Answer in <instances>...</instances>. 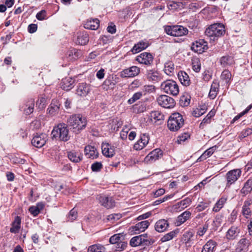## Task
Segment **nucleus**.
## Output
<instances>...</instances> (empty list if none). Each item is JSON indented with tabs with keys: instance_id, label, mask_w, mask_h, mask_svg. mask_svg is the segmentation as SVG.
Segmentation results:
<instances>
[{
	"instance_id": "nucleus-25",
	"label": "nucleus",
	"mask_w": 252,
	"mask_h": 252,
	"mask_svg": "<svg viewBox=\"0 0 252 252\" xmlns=\"http://www.w3.org/2000/svg\"><path fill=\"white\" fill-rule=\"evenodd\" d=\"M168 227L169 223L164 219L158 220L155 225V230L158 232H164Z\"/></svg>"
},
{
	"instance_id": "nucleus-7",
	"label": "nucleus",
	"mask_w": 252,
	"mask_h": 252,
	"mask_svg": "<svg viewBox=\"0 0 252 252\" xmlns=\"http://www.w3.org/2000/svg\"><path fill=\"white\" fill-rule=\"evenodd\" d=\"M145 77L148 81L153 83L158 82L162 79L161 74L156 68H148L146 71Z\"/></svg>"
},
{
	"instance_id": "nucleus-53",
	"label": "nucleus",
	"mask_w": 252,
	"mask_h": 252,
	"mask_svg": "<svg viewBox=\"0 0 252 252\" xmlns=\"http://www.w3.org/2000/svg\"><path fill=\"white\" fill-rule=\"evenodd\" d=\"M151 117L157 121L163 119L164 116L158 111H154L151 113Z\"/></svg>"
},
{
	"instance_id": "nucleus-33",
	"label": "nucleus",
	"mask_w": 252,
	"mask_h": 252,
	"mask_svg": "<svg viewBox=\"0 0 252 252\" xmlns=\"http://www.w3.org/2000/svg\"><path fill=\"white\" fill-rule=\"evenodd\" d=\"M116 79V77L114 78L113 76H109L103 82L104 88H106V89H113L117 83Z\"/></svg>"
},
{
	"instance_id": "nucleus-8",
	"label": "nucleus",
	"mask_w": 252,
	"mask_h": 252,
	"mask_svg": "<svg viewBox=\"0 0 252 252\" xmlns=\"http://www.w3.org/2000/svg\"><path fill=\"white\" fill-rule=\"evenodd\" d=\"M160 106L165 108H172L175 105L174 99L167 95H161L157 99Z\"/></svg>"
},
{
	"instance_id": "nucleus-28",
	"label": "nucleus",
	"mask_w": 252,
	"mask_h": 252,
	"mask_svg": "<svg viewBox=\"0 0 252 252\" xmlns=\"http://www.w3.org/2000/svg\"><path fill=\"white\" fill-rule=\"evenodd\" d=\"M178 78L181 84L185 86H188L190 84V80L188 74L185 71H180L178 74Z\"/></svg>"
},
{
	"instance_id": "nucleus-11",
	"label": "nucleus",
	"mask_w": 252,
	"mask_h": 252,
	"mask_svg": "<svg viewBox=\"0 0 252 252\" xmlns=\"http://www.w3.org/2000/svg\"><path fill=\"white\" fill-rule=\"evenodd\" d=\"M140 72V69L139 67L136 66H132L123 70L120 72V76L122 78L133 77L138 75Z\"/></svg>"
},
{
	"instance_id": "nucleus-45",
	"label": "nucleus",
	"mask_w": 252,
	"mask_h": 252,
	"mask_svg": "<svg viewBox=\"0 0 252 252\" xmlns=\"http://www.w3.org/2000/svg\"><path fill=\"white\" fill-rule=\"evenodd\" d=\"M123 237L121 233L114 234L110 238L109 242L111 244L117 245L122 240Z\"/></svg>"
},
{
	"instance_id": "nucleus-31",
	"label": "nucleus",
	"mask_w": 252,
	"mask_h": 252,
	"mask_svg": "<svg viewBox=\"0 0 252 252\" xmlns=\"http://www.w3.org/2000/svg\"><path fill=\"white\" fill-rule=\"evenodd\" d=\"M240 232L239 229L236 226H232L227 232L226 237L229 240L234 239Z\"/></svg>"
},
{
	"instance_id": "nucleus-1",
	"label": "nucleus",
	"mask_w": 252,
	"mask_h": 252,
	"mask_svg": "<svg viewBox=\"0 0 252 252\" xmlns=\"http://www.w3.org/2000/svg\"><path fill=\"white\" fill-rule=\"evenodd\" d=\"M67 123L71 126L75 132H79L85 128L87 125L86 118L80 114H75L70 116L67 119Z\"/></svg>"
},
{
	"instance_id": "nucleus-29",
	"label": "nucleus",
	"mask_w": 252,
	"mask_h": 252,
	"mask_svg": "<svg viewBox=\"0 0 252 252\" xmlns=\"http://www.w3.org/2000/svg\"><path fill=\"white\" fill-rule=\"evenodd\" d=\"M252 203V200H247L245 201L242 207V214L243 216L248 218L252 214V211L250 206Z\"/></svg>"
},
{
	"instance_id": "nucleus-60",
	"label": "nucleus",
	"mask_w": 252,
	"mask_h": 252,
	"mask_svg": "<svg viewBox=\"0 0 252 252\" xmlns=\"http://www.w3.org/2000/svg\"><path fill=\"white\" fill-rule=\"evenodd\" d=\"M29 211L34 217L37 216L40 213V211L35 206H31L29 208Z\"/></svg>"
},
{
	"instance_id": "nucleus-6",
	"label": "nucleus",
	"mask_w": 252,
	"mask_h": 252,
	"mask_svg": "<svg viewBox=\"0 0 252 252\" xmlns=\"http://www.w3.org/2000/svg\"><path fill=\"white\" fill-rule=\"evenodd\" d=\"M161 88L164 92L173 95H177L179 92L178 86L176 82L173 80H166L161 84Z\"/></svg>"
},
{
	"instance_id": "nucleus-47",
	"label": "nucleus",
	"mask_w": 252,
	"mask_h": 252,
	"mask_svg": "<svg viewBox=\"0 0 252 252\" xmlns=\"http://www.w3.org/2000/svg\"><path fill=\"white\" fill-rule=\"evenodd\" d=\"M192 69L196 72H198L200 70L201 63L198 58H194L192 60Z\"/></svg>"
},
{
	"instance_id": "nucleus-37",
	"label": "nucleus",
	"mask_w": 252,
	"mask_h": 252,
	"mask_svg": "<svg viewBox=\"0 0 252 252\" xmlns=\"http://www.w3.org/2000/svg\"><path fill=\"white\" fill-rule=\"evenodd\" d=\"M21 218L20 217H15L14 221L12 223V227L10 229L11 233H16L19 232L20 228Z\"/></svg>"
},
{
	"instance_id": "nucleus-39",
	"label": "nucleus",
	"mask_w": 252,
	"mask_h": 252,
	"mask_svg": "<svg viewBox=\"0 0 252 252\" xmlns=\"http://www.w3.org/2000/svg\"><path fill=\"white\" fill-rule=\"evenodd\" d=\"M252 190V179L248 180L245 183L243 188L241 189L242 193L246 195Z\"/></svg>"
},
{
	"instance_id": "nucleus-49",
	"label": "nucleus",
	"mask_w": 252,
	"mask_h": 252,
	"mask_svg": "<svg viewBox=\"0 0 252 252\" xmlns=\"http://www.w3.org/2000/svg\"><path fill=\"white\" fill-rule=\"evenodd\" d=\"M142 92H137V93H135L134 94H133L132 96L128 100L127 103L129 104H131L133 103L134 102H135L137 100L139 99L142 97Z\"/></svg>"
},
{
	"instance_id": "nucleus-12",
	"label": "nucleus",
	"mask_w": 252,
	"mask_h": 252,
	"mask_svg": "<svg viewBox=\"0 0 252 252\" xmlns=\"http://www.w3.org/2000/svg\"><path fill=\"white\" fill-rule=\"evenodd\" d=\"M34 100L32 98L28 99L20 107V110L26 115H29L33 112Z\"/></svg>"
},
{
	"instance_id": "nucleus-43",
	"label": "nucleus",
	"mask_w": 252,
	"mask_h": 252,
	"mask_svg": "<svg viewBox=\"0 0 252 252\" xmlns=\"http://www.w3.org/2000/svg\"><path fill=\"white\" fill-rule=\"evenodd\" d=\"M207 110L206 106L203 105L200 108L194 109L192 113V115L195 117H199L204 114Z\"/></svg>"
},
{
	"instance_id": "nucleus-42",
	"label": "nucleus",
	"mask_w": 252,
	"mask_h": 252,
	"mask_svg": "<svg viewBox=\"0 0 252 252\" xmlns=\"http://www.w3.org/2000/svg\"><path fill=\"white\" fill-rule=\"evenodd\" d=\"M105 248L101 245L95 244L90 246L88 252H105Z\"/></svg>"
},
{
	"instance_id": "nucleus-13",
	"label": "nucleus",
	"mask_w": 252,
	"mask_h": 252,
	"mask_svg": "<svg viewBox=\"0 0 252 252\" xmlns=\"http://www.w3.org/2000/svg\"><path fill=\"white\" fill-rule=\"evenodd\" d=\"M154 57L150 53L143 52L136 58V61L140 63L151 65L153 63Z\"/></svg>"
},
{
	"instance_id": "nucleus-21",
	"label": "nucleus",
	"mask_w": 252,
	"mask_h": 252,
	"mask_svg": "<svg viewBox=\"0 0 252 252\" xmlns=\"http://www.w3.org/2000/svg\"><path fill=\"white\" fill-rule=\"evenodd\" d=\"M99 26V21L97 18H90L86 20L84 24V27L85 29L96 30Z\"/></svg>"
},
{
	"instance_id": "nucleus-16",
	"label": "nucleus",
	"mask_w": 252,
	"mask_h": 252,
	"mask_svg": "<svg viewBox=\"0 0 252 252\" xmlns=\"http://www.w3.org/2000/svg\"><path fill=\"white\" fill-rule=\"evenodd\" d=\"M74 40L76 44L84 45L87 44L89 42V35L85 31L79 32H77Z\"/></svg>"
},
{
	"instance_id": "nucleus-18",
	"label": "nucleus",
	"mask_w": 252,
	"mask_h": 252,
	"mask_svg": "<svg viewBox=\"0 0 252 252\" xmlns=\"http://www.w3.org/2000/svg\"><path fill=\"white\" fill-rule=\"evenodd\" d=\"M251 243V239H248L246 238L241 239L237 243L236 252H247Z\"/></svg>"
},
{
	"instance_id": "nucleus-27",
	"label": "nucleus",
	"mask_w": 252,
	"mask_h": 252,
	"mask_svg": "<svg viewBox=\"0 0 252 252\" xmlns=\"http://www.w3.org/2000/svg\"><path fill=\"white\" fill-rule=\"evenodd\" d=\"M149 225L150 222L148 220H143L137 223L133 227V229L135 233H139L140 232L144 231Z\"/></svg>"
},
{
	"instance_id": "nucleus-61",
	"label": "nucleus",
	"mask_w": 252,
	"mask_h": 252,
	"mask_svg": "<svg viewBox=\"0 0 252 252\" xmlns=\"http://www.w3.org/2000/svg\"><path fill=\"white\" fill-rule=\"evenodd\" d=\"M190 137V135L188 133H184L183 134L180 135L178 137V142L181 143L182 142L185 141L189 138Z\"/></svg>"
},
{
	"instance_id": "nucleus-64",
	"label": "nucleus",
	"mask_w": 252,
	"mask_h": 252,
	"mask_svg": "<svg viewBox=\"0 0 252 252\" xmlns=\"http://www.w3.org/2000/svg\"><path fill=\"white\" fill-rule=\"evenodd\" d=\"M167 6L169 9H176L179 7V4L177 2L172 1L168 3Z\"/></svg>"
},
{
	"instance_id": "nucleus-40",
	"label": "nucleus",
	"mask_w": 252,
	"mask_h": 252,
	"mask_svg": "<svg viewBox=\"0 0 252 252\" xmlns=\"http://www.w3.org/2000/svg\"><path fill=\"white\" fill-rule=\"evenodd\" d=\"M219 85L215 82H213L212 84L210 92L209 93V96L210 98L214 99L216 97L219 91Z\"/></svg>"
},
{
	"instance_id": "nucleus-41",
	"label": "nucleus",
	"mask_w": 252,
	"mask_h": 252,
	"mask_svg": "<svg viewBox=\"0 0 252 252\" xmlns=\"http://www.w3.org/2000/svg\"><path fill=\"white\" fill-rule=\"evenodd\" d=\"M226 201V198L221 197L215 204L213 208V211L215 212H218L224 206Z\"/></svg>"
},
{
	"instance_id": "nucleus-15",
	"label": "nucleus",
	"mask_w": 252,
	"mask_h": 252,
	"mask_svg": "<svg viewBox=\"0 0 252 252\" xmlns=\"http://www.w3.org/2000/svg\"><path fill=\"white\" fill-rule=\"evenodd\" d=\"M162 156V151L157 148L151 152L145 158L147 162L152 163L161 158Z\"/></svg>"
},
{
	"instance_id": "nucleus-20",
	"label": "nucleus",
	"mask_w": 252,
	"mask_h": 252,
	"mask_svg": "<svg viewBox=\"0 0 252 252\" xmlns=\"http://www.w3.org/2000/svg\"><path fill=\"white\" fill-rule=\"evenodd\" d=\"M148 135L146 134H141L140 139L134 145L133 148L136 150L142 149L149 142Z\"/></svg>"
},
{
	"instance_id": "nucleus-54",
	"label": "nucleus",
	"mask_w": 252,
	"mask_h": 252,
	"mask_svg": "<svg viewBox=\"0 0 252 252\" xmlns=\"http://www.w3.org/2000/svg\"><path fill=\"white\" fill-rule=\"evenodd\" d=\"M102 168V164L100 162H95L92 164L91 169L94 172L99 171Z\"/></svg>"
},
{
	"instance_id": "nucleus-35",
	"label": "nucleus",
	"mask_w": 252,
	"mask_h": 252,
	"mask_svg": "<svg viewBox=\"0 0 252 252\" xmlns=\"http://www.w3.org/2000/svg\"><path fill=\"white\" fill-rule=\"evenodd\" d=\"M179 232V231L178 229H176L174 230L170 231V232L165 234L162 237H161L160 239V241L162 242H165L171 240L177 236V235L178 234Z\"/></svg>"
},
{
	"instance_id": "nucleus-36",
	"label": "nucleus",
	"mask_w": 252,
	"mask_h": 252,
	"mask_svg": "<svg viewBox=\"0 0 252 252\" xmlns=\"http://www.w3.org/2000/svg\"><path fill=\"white\" fill-rule=\"evenodd\" d=\"M188 33V30L187 28L182 26H174V36H181L187 34Z\"/></svg>"
},
{
	"instance_id": "nucleus-32",
	"label": "nucleus",
	"mask_w": 252,
	"mask_h": 252,
	"mask_svg": "<svg viewBox=\"0 0 252 252\" xmlns=\"http://www.w3.org/2000/svg\"><path fill=\"white\" fill-rule=\"evenodd\" d=\"M67 156L68 158L73 162H79L82 159V156L81 154L74 151L68 152Z\"/></svg>"
},
{
	"instance_id": "nucleus-56",
	"label": "nucleus",
	"mask_w": 252,
	"mask_h": 252,
	"mask_svg": "<svg viewBox=\"0 0 252 252\" xmlns=\"http://www.w3.org/2000/svg\"><path fill=\"white\" fill-rule=\"evenodd\" d=\"M194 233L191 231H188L185 232L183 235L184 240L189 242L191 241V238L193 236Z\"/></svg>"
},
{
	"instance_id": "nucleus-34",
	"label": "nucleus",
	"mask_w": 252,
	"mask_h": 252,
	"mask_svg": "<svg viewBox=\"0 0 252 252\" xmlns=\"http://www.w3.org/2000/svg\"><path fill=\"white\" fill-rule=\"evenodd\" d=\"M220 63L222 66L226 67L234 63V60L231 56H224L220 58Z\"/></svg>"
},
{
	"instance_id": "nucleus-30",
	"label": "nucleus",
	"mask_w": 252,
	"mask_h": 252,
	"mask_svg": "<svg viewBox=\"0 0 252 252\" xmlns=\"http://www.w3.org/2000/svg\"><path fill=\"white\" fill-rule=\"evenodd\" d=\"M191 216V213L189 211H186L180 215H179L177 219V225L179 226L184 223L186 221L189 220Z\"/></svg>"
},
{
	"instance_id": "nucleus-9",
	"label": "nucleus",
	"mask_w": 252,
	"mask_h": 252,
	"mask_svg": "<svg viewBox=\"0 0 252 252\" xmlns=\"http://www.w3.org/2000/svg\"><path fill=\"white\" fill-rule=\"evenodd\" d=\"M241 171L239 169H236L228 171L226 174V187H229L234 184L240 177Z\"/></svg>"
},
{
	"instance_id": "nucleus-51",
	"label": "nucleus",
	"mask_w": 252,
	"mask_h": 252,
	"mask_svg": "<svg viewBox=\"0 0 252 252\" xmlns=\"http://www.w3.org/2000/svg\"><path fill=\"white\" fill-rule=\"evenodd\" d=\"M77 217V212L74 208H73L72 210L70 211L69 214L67 216L68 220L70 221H73V220H76Z\"/></svg>"
},
{
	"instance_id": "nucleus-14",
	"label": "nucleus",
	"mask_w": 252,
	"mask_h": 252,
	"mask_svg": "<svg viewBox=\"0 0 252 252\" xmlns=\"http://www.w3.org/2000/svg\"><path fill=\"white\" fill-rule=\"evenodd\" d=\"M191 50L199 54H201L208 49L207 42L203 39H200L192 44Z\"/></svg>"
},
{
	"instance_id": "nucleus-63",
	"label": "nucleus",
	"mask_w": 252,
	"mask_h": 252,
	"mask_svg": "<svg viewBox=\"0 0 252 252\" xmlns=\"http://www.w3.org/2000/svg\"><path fill=\"white\" fill-rule=\"evenodd\" d=\"M28 32L31 33H33L37 31V26L34 24H31L28 26Z\"/></svg>"
},
{
	"instance_id": "nucleus-24",
	"label": "nucleus",
	"mask_w": 252,
	"mask_h": 252,
	"mask_svg": "<svg viewBox=\"0 0 252 252\" xmlns=\"http://www.w3.org/2000/svg\"><path fill=\"white\" fill-rule=\"evenodd\" d=\"M149 46V44L147 41L145 40H141L134 45L133 48L131 49V51L133 54H136L145 49Z\"/></svg>"
},
{
	"instance_id": "nucleus-62",
	"label": "nucleus",
	"mask_w": 252,
	"mask_h": 252,
	"mask_svg": "<svg viewBox=\"0 0 252 252\" xmlns=\"http://www.w3.org/2000/svg\"><path fill=\"white\" fill-rule=\"evenodd\" d=\"M165 31L167 34L171 36H174V26H167L165 28Z\"/></svg>"
},
{
	"instance_id": "nucleus-17",
	"label": "nucleus",
	"mask_w": 252,
	"mask_h": 252,
	"mask_svg": "<svg viewBox=\"0 0 252 252\" xmlns=\"http://www.w3.org/2000/svg\"><path fill=\"white\" fill-rule=\"evenodd\" d=\"M97 199L102 206L108 209L115 206V201L112 197H109L104 195H99L97 197Z\"/></svg>"
},
{
	"instance_id": "nucleus-55",
	"label": "nucleus",
	"mask_w": 252,
	"mask_h": 252,
	"mask_svg": "<svg viewBox=\"0 0 252 252\" xmlns=\"http://www.w3.org/2000/svg\"><path fill=\"white\" fill-rule=\"evenodd\" d=\"M208 224L205 223L202 227H199L197 232V235L202 236L208 229Z\"/></svg>"
},
{
	"instance_id": "nucleus-44",
	"label": "nucleus",
	"mask_w": 252,
	"mask_h": 252,
	"mask_svg": "<svg viewBox=\"0 0 252 252\" xmlns=\"http://www.w3.org/2000/svg\"><path fill=\"white\" fill-rule=\"evenodd\" d=\"M174 64L172 62L166 63L164 65V69L165 73L168 75H171L174 70Z\"/></svg>"
},
{
	"instance_id": "nucleus-58",
	"label": "nucleus",
	"mask_w": 252,
	"mask_h": 252,
	"mask_svg": "<svg viewBox=\"0 0 252 252\" xmlns=\"http://www.w3.org/2000/svg\"><path fill=\"white\" fill-rule=\"evenodd\" d=\"M191 202V199L187 197L180 201L179 203H178V204H180V205L182 206V208H186L188 206H189Z\"/></svg>"
},
{
	"instance_id": "nucleus-46",
	"label": "nucleus",
	"mask_w": 252,
	"mask_h": 252,
	"mask_svg": "<svg viewBox=\"0 0 252 252\" xmlns=\"http://www.w3.org/2000/svg\"><path fill=\"white\" fill-rule=\"evenodd\" d=\"M217 148L218 146H217L216 145L209 148L204 152V153L202 155L200 158H206L207 157L211 156L214 153V152L217 150Z\"/></svg>"
},
{
	"instance_id": "nucleus-52",
	"label": "nucleus",
	"mask_w": 252,
	"mask_h": 252,
	"mask_svg": "<svg viewBox=\"0 0 252 252\" xmlns=\"http://www.w3.org/2000/svg\"><path fill=\"white\" fill-rule=\"evenodd\" d=\"M59 109L60 107L58 104H55L52 103L50 105L48 110L49 114H54L55 113L58 112Z\"/></svg>"
},
{
	"instance_id": "nucleus-2",
	"label": "nucleus",
	"mask_w": 252,
	"mask_h": 252,
	"mask_svg": "<svg viewBox=\"0 0 252 252\" xmlns=\"http://www.w3.org/2000/svg\"><path fill=\"white\" fill-rule=\"evenodd\" d=\"M68 132L66 124L62 123L54 127L51 135L53 138L66 142L70 138Z\"/></svg>"
},
{
	"instance_id": "nucleus-10",
	"label": "nucleus",
	"mask_w": 252,
	"mask_h": 252,
	"mask_svg": "<svg viewBox=\"0 0 252 252\" xmlns=\"http://www.w3.org/2000/svg\"><path fill=\"white\" fill-rule=\"evenodd\" d=\"M47 136L45 133H36L32 140V145L38 148H41L46 143Z\"/></svg>"
},
{
	"instance_id": "nucleus-38",
	"label": "nucleus",
	"mask_w": 252,
	"mask_h": 252,
	"mask_svg": "<svg viewBox=\"0 0 252 252\" xmlns=\"http://www.w3.org/2000/svg\"><path fill=\"white\" fill-rule=\"evenodd\" d=\"M216 246V242L212 240H210L208 241L203 247L201 252H213Z\"/></svg>"
},
{
	"instance_id": "nucleus-23",
	"label": "nucleus",
	"mask_w": 252,
	"mask_h": 252,
	"mask_svg": "<svg viewBox=\"0 0 252 252\" xmlns=\"http://www.w3.org/2000/svg\"><path fill=\"white\" fill-rule=\"evenodd\" d=\"M85 154L88 158H96L98 155L96 149L94 146L87 145L85 148Z\"/></svg>"
},
{
	"instance_id": "nucleus-22",
	"label": "nucleus",
	"mask_w": 252,
	"mask_h": 252,
	"mask_svg": "<svg viewBox=\"0 0 252 252\" xmlns=\"http://www.w3.org/2000/svg\"><path fill=\"white\" fill-rule=\"evenodd\" d=\"M102 153L106 157H112L115 154L114 147L108 143L103 142L101 145Z\"/></svg>"
},
{
	"instance_id": "nucleus-19",
	"label": "nucleus",
	"mask_w": 252,
	"mask_h": 252,
	"mask_svg": "<svg viewBox=\"0 0 252 252\" xmlns=\"http://www.w3.org/2000/svg\"><path fill=\"white\" fill-rule=\"evenodd\" d=\"M91 90V86L86 83H79L77 87L76 94L80 96H85Z\"/></svg>"
},
{
	"instance_id": "nucleus-48",
	"label": "nucleus",
	"mask_w": 252,
	"mask_h": 252,
	"mask_svg": "<svg viewBox=\"0 0 252 252\" xmlns=\"http://www.w3.org/2000/svg\"><path fill=\"white\" fill-rule=\"evenodd\" d=\"M231 74L228 70H224L222 71L220 77L221 79L226 83H228L231 78Z\"/></svg>"
},
{
	"instance_id": "nucleus-4",
	"label": "nucleus",
	"mask_w": 252,
	"mask_h": 252,
	"mask_svg": "<svg viewBox=\"0 0 252 252\" xmlns=\"http://www.w3.org/2000/svg\"><path fill=\"white\" fill-rule=\"evenodd\" d=\"M184 124V120L182 115L179 113L172 114L167 121V126L172 131H177Z\"/></svg>"
},
{
	"instance_id": "nucleus-26",
	"label": "nucleus",
	"mask_w": 252,
	"mask_h": 252,
	"mask_svg": "<svg viewBox=\"0 0 252 252\" xmlns=\"http://www.w3.org/2000/svg\"><path fill=\"white\" fill-rule=\"evenodd\" d=\"M74 80L70 77H66L62 80L61 88L64 90L69 91L73 87Z\"/></svg>"
},
{
	"instance_id": "nucleus-59",
	"label": "nucleus",
	"mask_w": 252,
	"mask_h": 252,
	"mask_svg": "<svg viewBox=\"0 0 252 252\" xmlns=\"http://www.w3.org/2000/svg\"><path fill=\"white\" fill-rule=\"evenodd\" d=\"M46 17V12L45 10H42L40 12H38L36 15V18L38 20H43Z\"/></svg>"
},
{
	"instance_id": "nucleus-3",
	"label": "nucleus",
	"mask_w": 252,
	"mask_h": 252,
	"mask_svg": "<svg viewBox=\"0 0 252 252\" xmlns=\"http://www.w3.org/2000/svg\"><path fill=\"white\" fill-rule=\"evenodd\" d=\"M206 35L215 40L216 38L222 36L225 33V28L223 24L215 23L210 25L205 30Z\"/></svg>"
},
{
	"instance_id": "nucleus-50",
	"label": "nucleus",
	"mask_w": 252,
	"mask_h": 252,
	"mask_svg": "<svg viewBox=\"0 0 252 252\" xmlns=\"http://www.w3.org/2000/svg\"><path fill=\"white\" fill-rule=\"evenodd\" d=\"M190 96L189 95H183L180 98V104L184 106H187L189 104Z\"/></svg>"
},
{
	"instance_id": "nucleus-57",
	"label": "nucleus",
	"mask_w": 252,
	"mask_h": 252,
	"mask_svg": "<svg viewBox=\"0 0 252 252\" xmlns=\"http://www.w3.org/2000/svg\"><path fill=\"white\" fill-rule=\"evenodd\" d=\"M237 211L236 210H233L230 216L228 218V221L230 223H233L235 221L237 218Z\"/></svg>"
},
{
	"instance_id": "nucleus-5",
	"label": "nucleus",
	"mask_w": 252,
	"mask_h": 252,
	"mask_svg": "<svg viewBox=\"0 0 252 252\" xmlns=\"http://www.w3.org/2000/svg\"><path fill=\"white\" fill-rule=\"evenodd\" d=\"M147 238V234L133 237L130 240L129 244L132 247L148 246L155 243V240L153 239H148Z\"/></svg>"
}]
</instances>
